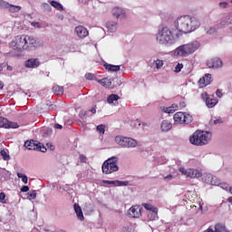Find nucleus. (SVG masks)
Here are the masks:
<instances>
[{"label":"nucleus","instance_id":"nucleus-53","mask_svg":"<svg viewBox=\"0 0 232 232\" xmlns=\"http://www.w3.org/2000/svg\"><path fill=\"white\" fill-rule=\"evenodd\" d=\"M4 87H5V84L3 83V82L0 81V90H3Z\"/></svg>","mask_w":232,"mask_h":232},{"label":"nucleus","instance_id":"nucleus-54","mask_svg":"<svg viewBox=\"0 0 232 232\" xmlns=\"http://www.w3.org/2000/svg\"><path fill=\"white\" fill-rule=\"evenodd\" d=\"M50 150H51L52 151H53V150H55V146L51 145V146H50Z\"/></svg>","mask_w":232,"mask_h":232},{"label":"nucleus","instance_id":"nucleus-46","mask_svg":"<svg viewBox=\"0 0 232 232\" xmlns=\"http://www.w3.org/2000/svg\"><path fill=\"white\" fill-rule=\"evenodd\" d=\"M216 95H217V97H218L219 99H222V97H223V93H222V90H220V89H218L217 91H216Z\"/></svg>","mask_w":232,"mask_h":232},{"label":"nucleus","instance_id":"nucleus-41","mask_svg":"<svg viewBox=\"0 0 232 232\" xmlns=\"http://www.w3.org/2000/svg\"><path fill=\"white\" fill-rule=\"evenodd\" d=\"M0 202L2 204H6V194H5V192L0 193Z\"/></svg>","mask_w":232,"mask_h":232},{"label":"nucleus","instance_id":"nucleus-27","mask_svg":"<svg viewBox=\"0 0 232 232\" xmlns=\"http://www.w3.org/2000/svg\"><path fill=\"white\" fill-rule=\"evenodd\" d=\"M104 66L108 72H119L121 70V66L119 65L104 64Z\"/></svg>","mask_w":232,"mask_h":232},{"label":"nucleus","instance_id":"nucleus-57","mask_svg":"<svg viewBox=\"0 0 232 232\" xmlns=\"http://www.w3.org/2000/svg\"><path fill=\"white\" fill-rule=\"evenodd\" d=\"M46 6H50L48 4H46Z\"/></svg>","mask_w":232,"mask_h":232},{"label":"nucleus","instance_id":"nucleus-42","mask_svg":"<svg viewBox=\"0 0 232 232\" xmlns=\"http://www.w3.org/2000/svg\"><path fill=\"white\" fill-rule=\"evenodd\" d=\"M37 197V192L35 190H33L31 193L28 194L29 200H34Z\"/></svg>","mask_w":232,"mask_h":232},{"label":"nucleus","instance_id":"nucleus-29","mask_svg":"<svg viewBox=\"0 0 232 232\" xmlns=\"http://www.w3.org/2000/svg\"><path fill=\"white\" fill-rule=\"evenodd\" d=\"M50 5L51 6H53V8H56V10H59L60 12H63V10H64L63 5H61V3L55 0L51 1Z\"/></svg>","mask_w":232,"mask_h":232},{"label":"nucleus","instance_id":"nucleus-40","mask_svg":"<svg viewBox=\"0 0 232 232\" xmlns=\"http://www.w3.org/2000/svg\"><path fill=\"white\" fill-rule=\"evenodd\" d=\"M154 64L156 66V68H162V66H164V62L162 60H156L154 62Z\"/></svg>","mask_w":232,"mask_h":232},{"label":"nucleus","instance_id":"nucleus-43","mask_svg":"<svg viewBox=\"0 0 232 232\" xmlns=\"http://www.w3.org/2000/svg\"><path fill=\"white\" fill-rule=\"evenodd\" d=\"M37 151H42V153H45L46 147L44 145L38 143V149H36Z\"/></svg>","mask_w":232,"mask_h":232},{"label":"nucleus","instance_id":"nucleus-51","mask_svg":"<svg viewBox=\"0 0 232 232\" xmlns=\"http://www.w3.org/2000/svg\"><path fill=\"white\" fill-rule=\"evenodd\" d=\"M207 34H215V29L210 28V29L207 30Z\"/></svg>","mask_w":232,"mask_h":232},{"label":"nucleus","instance_id":"nucleus-19","mask_svg":"<svg viewBox=\"0 0 232 232\" xmlns=\"http://www.w3.org/2000/svg\"><path fill=\"white\" fill-rule=\"evenodd\" d=\"M74 211L79 218V220H84V215L82 214V208H81V206L79 204H74Z\"/></svg>","mask_w":232,"mask_h":232},{"label":"nucleus","instance_id":"nucleus-18","mask_svg":"<svg viewBox=\"0 0 232 232\" xmlns=\"http://www.w3.org/2000/svg\"><path fill=\"white\" fill-rule=\"evenodd\" d=\"M24 148L27 150H38L39 149V142L34 140H27L24 142Z\"/></svg>","mask_w":232,"mask_h":232},{"label":"nucleus","instance_id":"nucleus-30","mask_svg":"<svg viewBox=\"0 0 232 232\" xmlns=\"http://www.w3.org/2000/svg\"><path fill=\"white\" fill-rule=\"evenodd\" d=\"M118 99H120L119 95L117 94H111L108 98H107V102L109 104H113V102H115V101H117Z\"/></svg>","mask_w":232,"mask_h":232},{"label":"nucleus","instance_id":"nucleus-50","mask_svg":"<svg viewBox=\"0 0 232 232\" xmlns=\"http://www.w3.org/2000/svg\"><path fill=\"white\" fill-rule=\"evenodd\" d=\"M54 128H55L56 130H63V125H61V124H59V123H56V124L54 125Z\"/></svg>","mask_w":232,"mask_h":232},{"label":"nucleus","instance_id":"nucleus-1","mask_svg":"<svg viewBox=\"0 0 232 232\" xmlns=\"http://www.w3.org/2000/svg\"><path fill=\"white\" fill-rule=\"evenodd\" d=\"M176 31L177 34L182 35V34H189L195 32L200 26V22L196 18H191L189 15L180 16L176 22Z\"/></svg>","mask_w":232,"mask_h":232},{"label":"nucleus","instance_id":"nucleus-20","mask_svg":"<svg viewBox=\"0 0 232 232\" xmlns=\"http://www.w3.org/2000/svg\"><path fill=\"white\" fill-rule=\"evenodd\" d=\"M102 184H112L113 186H126V184H128L127 181H119V180H116V181H110V180H106V179H103L102 181Z\"/></svg>","mask_w":232,"mask_h":232},{"label":"nucleus","instance_id":"nucleus-3","mask_svg":"<svg viewBox=\"0 0 232 232\" xmlns=\"http://www.w3.org/2000/svg\"><path fill=\"white\" fill-rule=\"evenodd\" d=\"M211 140V133L205 130H196L190 137L189 142L193 146H206Z\"/></svg>","mask_w":232,"mask_h":232},{"label":"nucleus","instance_id":"nucleus-31","mask_svg":"<svg viewBox=\"0 0 232 232\" xmlns=\"http://www.w3.org/2000/svg\"><path fill=\"white\" fill-rule=\"evenodd\" d=\"M106 28H108V30H110L111 32H113V30H115V28H117V23L111 22V21L107 22Z\"/></svg>","mask_w":232,"mask_h":232},{"label":"nucleus","instance_id":"nucleus-6","mask_svg":"<svg viewBox=\"0 0 232 232\" xmlns=\"http://www.w3.org/2000/svg\"><path fill=\"white\" fill-rule=\"evenodd\" d=\"M115 142L121 146V148H137L138 144L134 139L122 136H116Z\"/></svg>","mask_w":232,"mask_h":232},{"label":"nucleus","instance_id":"nucleus-38","mask_svg":"<svg viewBox=\"0 0 232 232\" xmlns=\"http://www.w3.org/2000/svg\"><path fill=\"white\" fill-rule=\"evenodd\" d=\"M9 47L17 52V41L15 40V38H14V40H12L9 43Z\"/></svg>","mask_w":232,"mask_h":232},{"label":"nucleus","instance_id":"nucleus-16","mask_svg":"<svg viewBox=\"0 0 232 232\" xmlns=\"http://www.w3.org/2000/svg\"><path fill=\"white\" fill-rule=\"evenodd\" d=\"M75 32H76L78 37H80V39H84V37H88V35L90 34L88 32V29H86V27H84L82 25L76 26Z\"/></svg>","mask_w":232,"mask_h":232},{"label":"nucleus","instance_id":"nucleus-48","mask_svg":"<svg viewBox=\"0 0 232 232\" xmlns=\"http://www.w3.org/2000/svg\"><path fill=\"white\" fill-rule=\"evenodd\" d=\"M121 232H132L131 227H123L121 230Z\"/></svg>","mask_w":232,"mask_h":232},{"label":"nucleus","instance_id":"nucleus-21","mask_svg":"<svg viewBox=\"0 0 232 232\" xmlns=\"http://www.w3.org/2000/svg\"><path fill=\"white\" fill-rule=\"evenodd\" d=\"M112 15H114V17H117V19H119V17H121V15L124 16V11L121 7H114L112 9Z\"/></svg>","mask_w":232,"mask_h":232},{"label":"nucleus","instance_id":"nucleus-37","mask_svg":"<svg viewBox=\"0 0 232 232\" xmlns=\"http://www.w3.org/2000/svg\"><path fill=\"white\" fill-rule=\"evenodd\" d=\"M0 154H1V156L3 157V160H10V155H8V152H6V150H2L0 151Z\"/></svg>","mask_w":232,"mask_h":232},{"label":"nucleus","instance_id":"nucleus-33","mask_svg":"<svg viewBox=\"0 0 232 232\" xmlns=\"http://www.w3.org/2000/svg\"><path fill=\"white\" fill-rule=\"evenodd\" d=\"M17 177L18 179H22V182H24V184H28V177H26V175L21 172H18Z\"/></svg>","mask_w":232,"mask_h":232},{"label":"nucleus","instance_id":"nucleus-24","mask_svg":"<svg viewBox=\"0 0 232 232\" xmlns=\"http://www.w3.org/2000/svg\"><path fill=\"white\" fill-rule=\"evenodd\" d=\"M53 92L54 95H63L64 93V88L63 86L55 85L53 87Z\"/></svg>","mask_w":232,"mask_h":232},{"label":"nucleus","instance_id":"nucleus-34","mask_svg":"<svg viewBox=\"0 0 232 232\" xmlns=\"http://www.w3.org/2000/svg\"><path fill=\"white\" fill-rule=\"evenodd\" d=\"M85 79L87 81H97V77L95 76V74H93L92 72H87L85 74Z\"/></svg>","mask_w":232,"mask_h":232},{"label":"nucleus","instance_id":"nucleus-22","mask_svg":"<svg viewBox=\"0 0 232 232\" xmlns=\"http://www.w3.org/2000/svg\"><path fill=\"white\" fill-rule=\"evenodd\" d=\"M179 110V105L173 103L170 107H166L163 109L165 113H175Z\"/></svg>","mask_w":232,"mask_h":232},{"label":"nucleus","instance_id":"nucleus-32","mask_svg":"<svg viewBox=\"0 0 232 232\" xmlns=\"http://www.w3.org/2000/svg\"><path fill=\"white\" fill-rule=\"evenodd\" d=\"M208 179H210L212 186H220V179H217V177L208 176Z\"/></svg>","mask_w":232,"mask_h":232},{"label":"nucleus","instance_id":"nucleus-36","mask_svg":"<svg viewBox=\"0 0 232 232\" xmlns=\"http://www.w3.org/2000/svg\"><path fill=\"white\" fill-rule=\"evenodd\" d=\"M143 208L147 209V211H154L155 209H157V208H155L153 205L151 204H142Z\"/></svg>","mask_w":232,"mask_h":232},{"label":"nucleus","instance_id":"nucleus-5","mask_svg":"<svg viewBox=\"0 0 232 232\" xmlns=\"http://www.w3.org/2000/svg\"><path fill=\"white\" fill-rule=\"evenodd\" d=\"M119 169V158L111 157L106 160L102 166V171L104 175H111V173H115Z\"/></svg>","mask_w":232,"mask_h":232},{"label":"nucleus","instance_id":"nucleus-26","mask_svg":"<svg viewBox=\"0 0 232 232\" xmlns=\"http://www.w3.org/2000/svg\"><path fill=\"white\" fill-rule=\"evenodd\" d=\"M7 10H9L11 14H17V12H21V6L9 4Z\"/></svg>","mask_w":232,"mask_h":232},{"label":"nucleus","instance_id":"nucleus-47","mask_svg":"<svg viewBox=\"0 0 232 232\" xmlns=\"http://www.w3.org/2000/svg\"><path fill=\"white\" fill-rule=\"evenodd\" d=\"M21 191H22V193H26V192L30 191V188L28 186H24V187H22Z\"/></svg>","mask_w":232,"mask_h":232},{"label":"nucleus","instance_id":"nucleus-8","mask_svg":"<svg viewBox=\"0 0 232 232\" xmlns=\"http://www.w3.org/2000/svg\"><path fill=\"white\" fill-rule=\"evenodd\" d=\"M201 99L202 101H205L208 108H215V106L218 104V99L215 98L213 95L208 94V92H202Z\"/></svg>","mask_w":232,"mask_h":232},{"label":"nucleus","instance_id":"nucleus-23","mask_svg":"<svg viewBox=\"0 0 232 232\" xmlns=\"http://www.w3.org/2000/svg\"><path fill=\"white\" fill-rule=\"evenodd\" d=\"M148 218L150 220H157L159 218V208H154L148 214Z\"/></svg>","mask_w":232,"mask_h":232},{"label":"nucleus","instance_id":"nucleus-52","mask_svg":"<svg viewBox=\"0 0 232 232\" xmlns=\"http://www.w3.org/2000/svg\"><path fill=\"white\" fill-rule=\"evenodd\" d=\"M222 122V120H216L214 121V124H220Z\"/></svg>","mask_w":232,"mask_h":232},{"label":"nucleus","instance_id":"nucleus-14","mask_svg":"<svg viewBox=\"0 0 232 232\" xmlns=\"http://www.w3.org/2000/svg\"><path fill=\"white\" fill-rule=\"evenodd\" d=\"M207 66L208 68H222L223 63L220 58H212L210 60H208Z\"/></svg>","mask_w":232,"mask_h":232},{"label":"nucleus","instance_id":"nucleus-4","mask_svg":"<svg viewBox=\"0 0 232 232\" xmlns=\"http://www.w3.org/2000/svg\"><path fill=\"white\" fill-rule=\"evenodd\" d=\"M200 48V43L192 42L190 44H183L174 50V55L177 57H188L191 53H195Z\"/></svg>","mask_w":232,"mask_h":232},{"label":"nucleus","instance_id":"nucleus-7","mask_svg":"<svg viewBox=\"0 0 232 232\" xmlns=\"http://www.w3.org/2000/svg\"><path fill=\"white\" fill-rule=\"evenodd\" d=\"M174 121L178 124H189L193 121V116H191L189 113L179 111L174 114Z\"/></svg>","mask_w":232,"mask_h":232},{"label":"nucleus","instance_id":"nucleus-11","mask_svg":"<svg viewBox=\"0 0 232 232\" xmlns=\"http://www.w3.org/2000/svg\"><path fill=\"white\" fill-rule=\"evenodd\" d=\"M128 215L131 218H139L142 215V208L139 205L132 206L129 210H128Z\"/></svg>","mask_w":232,"mask_h":232},{"label":"nucleus","instance_id":"nucleus-58","mask_svg":"<svg viewBox=\"0 0 232 232\" xmlns=\"http://www.w3.org/2000/svg\"><path fill=\"white\" fill-rule=\"evenodd\" d=\"M231 3H232V0H231Z\"/></svg>","mask_w":232,"mask_h":232},{"label":"nucleus","instance_id":"nucleus-15","mask_svg":"<svg viewBox=\"0 0 232 232\" xmlns=\"http://www.w3.org/2000/svg\"><path fill=\"white\" fill-rule=\"evenodd\" d=\"M25 68H39L41 62L37 58H30L24 63Z\"/></svg>","mask_w":232,"mask_h":232},{"label":"nucleus","instance_id":"nucleus-39","mask_svg":"<svg viewBox=\"0 0 232 232\" xmlns=\"http://www.w3.org/2000/svg\"><path fill=\"white\" fill-rule=\"evenodd\" d=\"M182 68H184V64H182V63H178V64L176 65V67H175L174 72H175L176 73H180V72H182Z\"/></svg>","mask_w":232,"mask_h":232},{"label":"nucleus","instance_id":"nucleus-56","mask_svg":"<svg viewBox=\"0 0 232 232\" xmlns=\"http://www.w3.org/2000/svg\"><path fill=\"white\" fill-rule=\"evenodd\" d=\"M3 72V65L0 64V72Z\"/></svg>","mask_w":232,"mask_h":232},{"label":"nucleus","instance_id":"nucleus-49","mask_svg":"<svg viewBox=\"0 0 232 232\" xmlns=\"http://www.w3.org/2000/svg\"><path fill=\"white\" fill-rule=\"evenodd\" d=\"M90 111H91V113H92V114L97 113V106H96V105L93 106V107L90 110Z\"/></svg>","mask_w":232,"mask_h":232},{"label":"nucleus","instance_id":"nucleus-28","mask_svg":"<svg viewBox=\"0 0 232 232\" xmlns=\"http://www.w3.org/2000/svg\"><path fill=\"white\" fill-rule=\"evenodd\" d=\"M98 82L102 84V86H104L105 88H110V86H111V81H110V79L108 78L98 80Z\"/></svg>","mask_w":232,"mask_h":232},{"label":"nucleus","instance_id":"nucleus-25","mask_svg":"<svg viewBox=\"0 0 232 232\" xmlns=\"http://www.w3.org/2000/svg\"><path fill=\"white\" fill-rule=\"evenodd\" d=\"M172 124L171 122L168 121H163L161 122V130L162 131H169V130H171L172 128Z\"/></svg>","mask_w":232,"mask_h":232},{"label":"nucleus","instance_id":"nucleus-35","mask_svg":"<svg viewBox=\"0 0 232 232\" xmlns=\"http://www.w3.org/2000/svg\"><path fill=\"white\" fill-rule=\"evenodd\" d=\"M97 131H99L100 133H102V135H104L105 131H106V125L104 124H101L98 125L96 127Z\"/></svg>","mask_w":232,"mask_h":232},{"label":"nucleus","instance_id":"nucleus-10","mask_svg":"<svg viewBox=\"0 0 232 232\" xmlns=\"http://www.w3.org/2000/svg\"><path fill=\"white\" fill-rule=\"evenodd\" d=\"M179 171L180 173H182V175H186V177H190V179H198V177H201L199 171L194 169H186L185 168L181 167L179 168Z\"/></svg>","mask_w":232,"mask_h":232},{"label":"nucleus","instance_id":"nucleus-17","mask_svg":"<svg viewBox=\"0 0 232 232\" xmlns=\"http://www.w3.org/2000/svg\"><path fill=\"white\" fill-rule=\"evenodd\" d=\"M25 44L27 46V50H28V48L35 47V44H37V38L29 36V35H25Z\"/></svg>","mask_w":232,"mask_h":232},{"label":"nucleus","instance_id":"nucleus-9","mask_svg":"<svg viewBox=\"0 0 232 232\" xmlns=\"http://www.w3.org/2000/svg\"><path fill=\"white\" fill-rule=\"evenodd\" d=\"M14 39L17 44V52L21 53L24 50H27L26 36L24 34L17 35Z\"/></svg>","mask_w":232,"mask_h":232},{"label":"nucleus","instance_id":"nucleus-45","mask_svg":"<svg viewBox=\"0 0 232 232\" xmlns=\"http://www.w3.org/2000/svg\"><path fill=\"white\" fill-rule=\"evenodd\" d=\"M227 6H229V4L227 2H220L219 3L220 8H227Z\"/></svg>","mask_w":232,"mask_h":232},{"label":"nucleus","instance_id":"nucleus-13","mask_svg":"<svg viewBox=\"0 0 232 232\" xmlns=\"http://www.w3.org/2000/svg\"><path fill=\"white\" fill-rule=\"evenodd\" d=\"M213 82V79L211 78V74L207 73L198 81V86L199 88H206V86H209L211 82Z\"/></svg>","mask_w":232,"mask_h":232},{"label":"nucleus","instance_id":"nucleus-44","mask_svg":"<svg viewBox=\"0 0 232 232\" xmlns=\"http://www.w3.org/2000/svg\"><path fill=\"white\" fill-rule=\"evenodd\" d=\"M9 5H10L9 3L5 2L4 0H0V8H7L8 9Z\"/></svg>","mask_w":232,"mask_h":232},{"label":"nucleus","instance_id":"nucleus-2","mask_svg":"<svg viewBox=\"0 0 232 232\" xmlns=\"http://www.w3.org/2000/svg\"><path fill=\"white\" fill-rule=\"evenodd\" d=\"M175 37H180V34L177 33L175 29L170 30L168 27H163L156 35V40L160 44H173Z\"/></svg>","mask_w":232,"mask_h":232},{"label":"nucleus","instance_id":"nucleus-55","mask_svg":"<svg viewBox=\"0 0 232 232\" xmlns=\"http://www.w3.org/2000/svg\"><path fill=\"white\" fill-rule=\"evenodd\" d=\"M165 179H173V176L169 175V176L165 177Z\"/></svg>","mask_w":232,"mask_h":232},{"label":"nucleus","instance_id":"nucleus-12","mask_svg":"<svg viewBox=\"0 0 232 232\" xmlns=\"http://www.w3.org/2000/svg\"><path fill=\"white\" fill-rule=\"evenodd\" d=\"M0 128H5L8 130L10 128L15 129L19 128V125L16 122H12L6 118L0 117Z\"/></svg>","mask_w":232,"mask_h":232}]
</instances>
